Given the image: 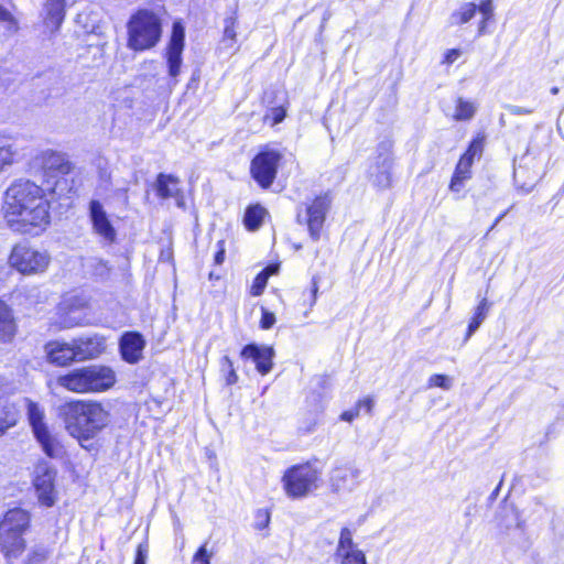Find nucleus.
<instances>
[{
  "mask_svg": "<svg viewBox=\"0 0 564 564\" xmlns=\"http://www.w3.org/2000/svg\"><path fill=\"white\" fill-rule=\"evenodd\" d=\"M156 193L163 199L176 198L180 194L178 180L161 173L156 178Z\"/></svg>",
  "mask_w": 564,
  "mask_h": 564,
  "instance_id": "26",
  "label": "nucleus"
},
{
  "mask_svg": "<svg viewBox=\"0 0 564 564\" xmlns=\"http://www.w3.org/2000/svg\"><path fill=\"white\" fill-rule=\"evenodd\" d=\"M61 415L65 430L83 448L89 449L91 441L111 422L110 410L95 400H77L64 404Z\"/></svg>",
  "mask_w": 564,
  "mask_h": 564,
  "instance_id": "2",
  "label": "nucleus"
},
{
  "mask_svg": "<svg viewBox=\"0 0 564 564\" xmlns=\"http://www.w3.org/2000/svg\"><path fill=\"white\" fill-rule=\"evenodd\" d=\"M360 471L352 467H337L330 474V485L335 491L351 490Z\"/></svg>",
  "mask_w": 564,
  "mask_h": 564,
  "instance_id": "21",
  "label": "nucleus"
},
{
  "mask_svg": "<svg viewBox=\"0 0 564 564\" xmlns=\"http://www.w3.org/2000/svg\"><path fill=\"white\" fill-rule=\"evenodd\" d=\"M161 257L170 258V257H171V253H167V254L161 253Z\"/></svg>",
  "mask_w": 564,
  "mask_h": 564,
  "instance_id": "57",
  "label": "nucleus"
},
{
  "mask_svg": "<svg viewBox=\"0 0 564 564\" xmlns=\"http://www.w3.org/2000/svg\"><path fill=\"white\" fill-rule=\"evenodd\" d=\"M91 267L94 268V273L98 276L104 278L109 273V267L102 259H94Z\"/></svg>",
  "mask_w": 564,
  "mask_h": 564,
  "instance_id": "41",
  "label": "nucleus"
},
{
  "mask_svg": "<svg viewBox=\"0 0 564 564\" xmlns=\"http://www.w3.org/2000/svg\"><path fill=\"white\" fill-rule=\"evenodd\" d=\"M269 279V272L268 270H262L253 280V283L251 285V294L253 296L260 295L268 282Z\"/></svg>",
  "mask_w": 564,
  "mask_h": 564,
  "instance_id": "36",
  "label": "nucleus"
},
{
  "mask_svg": "<svg viewBox=\"0 0 564 564\" xmlns=\"http://www.w3.org/2000/svg\"><path fill=\"white\" fill-rule=\"evenodd\" d=\"M551 93H552L553 95H556V94L558 93V88H557V87H553V88L551 89Z\"/></svg>",
  "mask_w": 564,
  "mask_h": 564,
  "instance_id": "54",
  "label": "nucleus"
},
{
  "mask_svg": "<svg viewBox=\"0 0 564 564\" xmlns=\"http://www.w3.org/2000/svg\"><path fill=\"white\" fill-rule=\"evenodd\" d=\"M145 341L138 333H127L120 339V351L123 360L137 364L142 358Z\"/></svg>",
  "mask_w": 564,
  "mask_h": 564,
  "instance_id": "19",
  "label": "nucleus"
},
{
  "mask_svg": "<svg viewBox=\"0 0 564 564\" xmlns=\"http://www.w3.org/2000/svg\"><path fill=\"white\" fill-rule=\"evenodd\" d=\"M275 323V316L273 313L268 312L265 310L262 311V317L260 321V325L263 329L271 328Z\"/></svg>",
  "mask_w": 564,
  "mask_h": 564,
  "instance_id": "43",
  "label": "nucleus"
},
{
  "mask_svg": "<svg viewBox=\"0 0 564 564\" xmlns=\"http://www.w3.org/2000/svg\"><path fill=\"white\" fill-rule=\"evenodd\" d=\"M9 263L21 274H41L47 270L51 263V254L46 250L20 243L13 247L9 257Z\"/></svg>",
  "mask_w": 564,
  "mask_h": 564,
  "instance_id": "7",
  "label": "nucleus"
},
{
  "mask_svg": "<svg viewBox=\"0 0 564 564\" xmlns=\"http://www.w3.org/2000/svg\"><path fill=\"white\" fill-rule=\"evenodd\" d=\"M116 381V372L104 365L76 368L56 379L59 387L78 394L108 391Z\"/></svg>",
  "mask_w": 564,
  "mask_h": 564,
  "instance_id": "3",
  "label": "nucleus"
},
{
  "mask_svg": "<svg viewBox=\"0 0 564 564\" xmlns=\"http://www.w3.org/2000/svg\"><path fill=\"white\" fill-rule=\"evenodd\" d=\"M334 560L337 564H368L365 552L354 542L352 531L347 527L340 530Z\"/></svg>",
  "mask_w": 564,
  "mask_h": 564,
  "instance_id": "12",
  "label": "nucleus"
},
{
  "mask_svg": "<svg viewBox=\"0 0 564 564\" xmlns=\"http://www.w3.org/2000/svg\"><path fill=\"white\" fill-rule=\"evenodd\" d=\"M237 28H238V17L237 12L234 13L224 20V33L221 43H224L227 47H232L237 43Z\"/></svg>",
  "mask_w": 564,
  "mask_h": 564,
  "instance_id": "27",
  "label": "nucleus"
},
{
  "mask_svg": "<svg viewBox=\"0 0 564 564\" xmlns=\"http://www.w3.org/2000/svg\"><path fill=\"white\" fill-rule=\"evenodd\" d=\"M55 478L56 470L47 462H40L35 466L33 486L42 506L52 507L57 500Z\"/></svg>",
  "mask_w": 564,
  "mask_h": 564,
  "instance_id": "10",
  "label": "nucleus"
},
{
  "mask_svg": "<svg viewBox=\"0 0 564 564\" xmlns=\"http://www.w3.org/2000/svg\"><path fill=\"white\" fill-rule=\"evenodd\" d=\"M89 215L94 231L106 242L111 243L116 239V230L111 225L104 206L98 200H91L89 204Z\"/></svg>",
  "mask_w": 564,
  "mask_h": 564,
  "instance_id": "15",
  "label": "nucleus"
},
{
  "mask_svg": "<svg viewBox=\"0 0 564 564\" xmlns=\"http://www.w3.org/2000/svg\"><path fill=\"white\" fill-rule=\"evenodd\" d=\"M356 405L359 409V411L361 409H365L367 413H370L372 411L373 405H375V401H373L372 398L368 397V398H365L362 400H359Z\"/></svg>",
  "mask_w": 564,
  "mask_h": 564,
  "instance_id": "45",
  "label": "nucleus"
},
{
  "mask_svg": "<svg viewBox=\"0 0 564 564\" xmlns=\"http://www.w3.org/2000/svg\"><path fill=\"white\" fill-rule=\"evenodd\" d=\"M147 558H148V546L144 544H139V546L137 549L134 564H145Z\"/></svg>",
  "mask_w": 564,
  "mask_h": 564,
  "instance_id": "44",
  "label": "nucleus"
},
{
  "mask_svg": "<svg viewBox=\"0 0 564 564\" xmlns=\"http://www.w3.org/2000/svg\"><path fill=\"white\" fill-rule=\"evenodd\" d=\"M17 333V325L11 310L0 301V345L9 344Z\"/></svg>",
  "mask_w": 564,
  "mask_h": 564,
  "instance_id": "22",
  "label": "nucleus"
},
{
  "mask_svg": "<svg viewBox=\"0 0 564 564\" xmlns=\"http://www.w3.org/2000/svg\"><path fill=\"white\" fill-rule=\"evenodd\" d=\"M482 153V140L477 138L475 140L471 141V143L469 144L467 151L460 156L463 159H468L471 164L474 163V159L476 156H480Z\"/></svg>",
  "mask_w": 564,
  "mask_h": 564,
  "instance_id": "38",
  "label": "nucleus"
},
{
  "mask_svg": "<svg viewBox=\"0 0 564 564\" xmlns=\"http://www.w3.org/2000/svg\"><path fill=\"white\" fill-rule=\"evenodd\" d=\"M45 24L53 32L58 30L65 17L64 0H47L45 3Z\"/></svg>",
  "mask_w": 564,
  "mask_h": 564,
  "instance_id": "24",
  "label": "nucleus"
},
{
  "mask_svg": "<svg viewBox=\"0 0 564 564\" xmlns=\"http://www.w3.org/2000/svg\"><path fill=\"white\" fill-rule=\"evenodd\" d=\"M161 257L170 258V257H171V253H167V254L161 253Z\"/></svg>",
  "mask_w": 564,
  "mask_h": 564,
  "instance_id": "55",
  "label": "nucleus"
},
{
  "mask_svg": "<svg viewBox=\"0 0 564 564\" xmlns=\"http://www.w3.org/2000/svg\"><path fill=\"white\" fill-rule=\"evenodd\" d=\"M476 113V106L468 100H465L463 98L457 99L455 113L453 115V118L456 121H467L470 120Z\"/></svg>",
  "mask_w": 564,
  "mask_h": 564,
  "instance_id": "31",
  "label": "nucleus"
},
{
  "mask_svg": "<svg viewBox=\"0 0 564 564\" xmlns=\"http://www.w3.org/2000/svg\"><path fill=\"white\" fill-rule=\"evenodd\" d=\"M507 109H508V111L511 115H517V116L531 115L532 113L531 109L524 108V107H520V106L509 105V106H507Z\"/></svg>",
  "mask_w": 564,
  "mask_h": 564,
  "instance_id": "46",
  "label": "nucleus"
},
{
  "mask_svg": "<svg viewBox=\"0 0 564 564\" xmlns=\"http://www.w3.org/2000/svg\"><path fill=\"white\" fill-rule=\"evenodd\" d=\"M30 167L46 183H56V180L73 172L75 165L67 153L54 149H43L34 154Z\"/></svg>",
  "mask_w": 564,
  "mask_h": 564,
  "instance_id": "6",
  "label": "nucleus"
},
{
  "mask_svg": "<svg viewBox=\"0 0 564 564\" xmlns=\"http://www.w3.org/2000/svg\"><path fill=\"white\" fill-rule=\"evenodd\" d=\"M317 292H318V282L315 278H313V281H312V305L316 302Z\"/></svg>",
  "mask_w": 564,
  "mask_h": 564,
  "instance_id": "50",
  "label": "nucleus"
},
{
  "mask_svg": "<svg viewBox=\"0 0 564 564\" xmlns=\"http://www.w3.org/2000/svg\"><path fill=\"white\" fill-rule=\"evenodd\" d=\"M281 159L282 153L273 149H265L252 159L250 173L262 188H268L272 185Z\"/></svg>",
  "mask_w": 564,
  "mask_h": 564,
  "instance_id": "9",
  "label": "nucleus"
},
{
  "mask_svg": "<svg viewBox=\"0 0 564 564\" xmlns=\"http://www.w3.org/2000/svg\"><path fill=\"white\" fill-rule=\"evenodd\" d=\"M267 215V210L260 206H250L245 214V225L249 230H257L261 225Z\"/></svg>",
  "mask_w": 564,
  "mask_h": 564,
  "instance_id": "29",
  "label": "nucleus"
},
{
  "mask_svg": "<svg viewBox=\"0 0 564 564\" xmlns=\"http://www.w3.org/2000/svg\"><path fill=\"white\" fill-rule=\"evenodd\" d=\"M127 32V46L130 50L137 52L151 50L161 40V18L149 9H140L130 17Z\"/></svg>",
  "mask_w": 564,
  "mask_h": 564,
  "instance_id": "4",
  "label": "nucleus"
},
{
  "mask_svg": "<svg viewBox=\"0 0 564 564\" xmlns=\"http://www.w3.org/2000/svg\"><path fill=\"white\" fill-rule=\"evenodd\" d=\"M359 412L360 411H359V409L356 405L355 409L343 412L340 417H341L343 421L351 422L352 420H355L359 415Z\"/></svg>",
  "mask_w": 564,
  "mask_h": 564,
  "instance_id": "47",
  "label": "nucleus"
},
{
  "mask_svg": "<svg viewBox=\"0 0 564 564\" xmlns=\"http://www.w3.org/2000/svg\"><path fill=\"white\" fill-rule=\"evenodd\" d=\"M50 208L44 189L30 180L13 182L4 193V218L17 231L44 230L51 221Z\"/></svg>",
  "mask_w": 564,
  "mask_h": 564,
  "instance_id": "1",
  "label": "nucleus"
},
{
  "mask_svg": "<svg viewBox=\"0 0 564 564\" xmlns=\"http://www.w3.org/2000/svg\"><path fill=\"white\" fill-rule=\"evenodd\" d=\"M78 362L98 358L106 349L105 338L98 335L72 339Z\"/></svg>",
  "mask_w": 564,
  "mask_h": 564,
  "instance_id": "16",
  "label": "nucleus"
},
{
  "mask_svg": "<svg viewBox=\"0 0 564 564\" xmlns=\"http://www.w3.org/2000/svg\"><path fill=\"white\" fill-rule=\"evenodd\" d=\"M471 166L473 164L468 159H459L449 184L452 192H459L464 183L471 177Z\"/></svg>",
  "mask_w": 564,
  "mask_h": 564,
  "instance_id": "25",
  "label": "nucleus"
},
{
  "mask_svg": "<svg viewBox=\"0 0 564 564\" xmlns=\"http://www.w3.org/2000/svg\"><path fill=\"white\" fill-rule=\"evenodd\" d=\"M429 387H440L444 390L452 388V379L445 375H433L429 379Z\"/></svg>",
  "mask_w": 564,
  "mask_h": 564,
  "instance_id": "40",
  "label": "nucleus"
},
{
  "mask_svg": "<svg viewBox=\"0 0 564 564\" xmlns=\"http://www.w3.org/2000/svg\"><path fill=\"white\" fill-rule=\"evenodd\" d=\"M477 10L481 13L482 20L479 23L478 33L484 34L486 31V24L487 21L490 20L494 15V4L492 0H484L480 2L479 7H477Z\"/></svg>",
  "mask_w": 564,
  "mask_h": 564,
  "instance_id": "34",
  "label": "nucleus"
},
{
  "mask_svg": "<svg viewBox=\"0 0 564 564\" xmlns=\"http://www.w3.org/2000/svg\"><path fill=\"white\" fill-rule=\"evenodd\" d=\"M221 370L226 372V383L228 386L235 384L238 381V376L234 368L232 361L228 356L221 359Z\"/></svg>",
  "mask_w": 564,
  "mask_h": 564,
  "instance_id": "35",
  "label": "nucleus"
},
{
  "mask_svg": "<svg viewBox=\"0 0 564 564\" xmlns=\"http://www.w3.org/2000/svg\"><path fill=\"white\" fill-rule=\"evenodd\" d=\"M161 257L170 258V257H171V253H167V254L161 253Z\"/></svg>",
  "mask_w": 564,
  "mask_h": 564,
  "instance_id": "56",
  "label": "nucleus"
},
{
  "mask_svg": "<svg viewBox=\"0 0 564 564\" xmlns=\"http://www.w3.org/2000/svg\"><path fill=\"white\" fill-rule=\"evenodd\" d=\"M17 423V414L14 411L0 404V435Z\"/></svg>",
  "mask_w": 564,
  "mask_h": 564,
  "instance_id": "33",
  "label": "nucleus"
},
{
  "mask_svg": "<svg viewBox=\"0 0 564 564\" xmlns=\"http://www.w3.org/2000/svg\"><path fill=\"white\" fill-rule=\"evenodd\" d=\"M460 55L458 50H449L445 54L444 63L452 64L454 63Z\"/></svg>",
  "mask_w": 564,
  "mask_h": 564,
  "instance_id": "48",
  "label": "nucleus"
},
{
  "mask_svg": "<svg viewBox=\"0 0 564 564\" xmlns=\"http://www.w3.org/2000/svg\"><path fill=\"white\" fill-rule=\"evenodd\" d=\"M264 270H268L269 276H270L271 274H274L276 272L278 268L271 265V267L265 268Z\"/></svg>",
  "mask_w": 564,
  "mask_h": 564,
  "instance_id": "53",
  "label": "nucleus"
},
{
  "mask_svg": "<svg viewBox=\"0 0 564 564\" xmlns=\"http://www.w3.org/2000/svg\"><path fill=\"white\" fill-rule=\"evenodd\" d=\"M482 153V140L477 138L475 140L471 141V143L469 144L467 151L460 156L463 159H468L471 164L474 163V159L476 156H480Z\"/></svg>",
  "mask_w": 564,
  "mask_h": 564,
  "instance_id": "37",
  "label": "nucleus"
},
{
  "mask_svg": "<svg viewBox=\"0 0 564 564\" xmlns=\"http://www.w3.org/2000/svg\"><path fill=\"white\" fill-rule=\"evenodd\" d=\"M380 149H382V152L379 153L376 163L370 166L369 177L375 186L388 188L391 186V144L382 143Z\"/></svg>",
  "mask_w": 564,
  "mask_h": 564,
  "instance_id": "13",
  "label": "nucleus"
},
{
  "mask_svg": "<svg viewBox=\"0 0 564 564\" xmlns=\"http://www.w3.org/2000/svg\"><path fill=\"white\" fill-rule=\"evenodd\" d=\"M47 360L56 366L66 367L72 362H78L72 340L69 343L54 340L45 345Z\"/></svg>",
  "mask_w": 564,
  "mask_h": 564,
  "instance_id": "17",
  "label": "nucleus"
},
{
  "mask_svg": "<svg viewBox=\"0 0 564 564\" xmlns=\"http://www.w3.org/2000/svg\"><path fill=\"white\" fill-rule=\"evenodd\" d=\"M24 533L20 532H0V545L8 556L17 557L25 549Z\"/></svg>",
  "mask_w": 564,
  "mask_h": 564,
  "instance_id": "23",
  "label": "nucleus"
},
{
  "mask_svg": "<svg viewBox=\"0 0 564 564\" xmlns=\"http://www.w3.org/2000/svg\"><path fill=\"white\" fill-rule=\"evenodd\" d=\"M26 414L33 435L44 453L50 457H57L61 452L59 443L50 432L45 422L44 409L36 402L26 400Z\"/></svg>",
  "mask_w": 564,
  "mask_h": 564,
  "instance_id": "8",
  "label": "nucleus"
},
{
  "mask_svg": "<svg viewBox=\"0 0 564 564\" xmlns=\"http://www.w3.org/2000/svg\"><path fill=\"white\" fill-rule=\"evenodd\" d=\"M489 308L490 304L488 303L487 299L484 297L477 305L475 314L468 325L466 340L470 338V336L479 328L481 323L486 319Z\"/></svg>",
  "mask_w": 564,
  "mask_h": 564,
  "instance_id": "28",
  "label": "nucleus"
},
{
  "mask_svg": "<svg viewBox=\"0 0 564 564\" xmlns=\"http://www.w3.org/2000/svg\"><path fill=\"white\" fill-rule=\"evenodd\" d=\"M20 156L19 149L13 143L0 144V173L17 162Z\"/></svg>",
  "mask_w": 564,
  "mask_h": 564,
  "instance_id": "30",
  "label": "nucleus"
},
{
  "mask_svg": "<svg viewBox=\"0 0 564 564\" xmlns=\"http://www.w3.org/2000/svg\"><path fill=\"white\" fill-rule=\"evenodd\" d=\"M297 221H299L300 224L302 223L300 215L297 216Z\"/></svg>",
  "mask_w": 564,
  "mask_h": 564,
  "instance_id": "58",
  "label": "nucleus"
},
{
  "mask_svg": "<svg viewBox=\"0 0 564 564\" xmlns=\"http://www.w3.org/2000/svg\"><path fill=\"white\" fill-rule=\"evenodd\" d=\"M76 324H77V322H76V321H74V319H70V321H66V319H65V321L63 322L64 327H72V326H74V325H76Z\"/></svg>",
  "mask_w": 564,
  "mask_h": 564,
  "instance_id": "52",
  "label": "nucleus"
},
{
  "mask_svg": "<svg viewBox=\"0 0 564 564\" xmlns=\"http://www.w3.org/2000/svg\"><path fill=\"white\" fill-rule=\"evenodd\" d=\"M218 246L220 248H219V250L215 254V263L216 264H221L224 262V259H225V249L223 248V242L221 241L218 242Z\"/></svg>",
  "mask_w": 564,
  "mask_h": 564,
  "instance_id": "49",
  "label": "nucleus"
},
{
  "mask_svg": "<svg viewBox=\"0 0 564 564\" xmlns=\"http://www.w3.org/2000/svg\"><path fill=\"white\" fill-rule=\"evenodd\" d=\"M286 110L283 106L272 107L264 116V121L271 120V126L282 122L285 118Z\"/></svg>",
  "mask_w": 564,
  "mask_h": 564,
  "instance_id": "39",
  "label": "nucleus"
},
{
  "mask_svg": "<svg viewBox=\"0 0 564 564\" xmlns=\"http://www.w3.org/2000/svg\"><path fill=\"white\" fill-rule=\"evenodd\" d=\"M322 470L311 463L289 468L283 477L285 494L292 499L304 498L319 487Z\"/></svg>",
  "mask_w": 564,
  "mask_h": 564,
  "instance_id": "5",
  "label": "nucleus"
},
{
  "mask_svg": "<svg viewBox=\"0 0 564 564\" xmlns=\"http://www.w3.org/2000/svg\"><path fill=\"white\" fill-rule=\"evenodd\" d=\"M329 208V199L326 196L316 197L307 207V228L311 238L317 241L321 237V230L325 221L326 213Z\"/></svg>",
  "mask_w": 564,
  "mask_h": 564,
  "instance_id": "14",
  "label": "nucleus"
},
{
  "mask_svg": "<svg viewBox=\"0 0 564 564\" xmlns=\"http://www.w3.org/2000/svg\"><path fill=\"white\" fill-rule=\"evenodd\" d=\"M0 21L13 22V19L9 11L0 6Z\"/></svg>",
  "mask_w": 564,
  "mask_h": 564,
  "instance_id": "51",
  "label": "nucleus"
},
{
  "mask_svg": "<svg viewBox=\"0 0 564 564\" xmlns=\"http://www.w3.org/2000/svg\"><path fill=\"white\" fill-rule=\"evenodd\" d=\"M30 513L23 509L15 508L9 510L0 522V532H20L25 533L30 527Z\"/></svg>",
  "mask_w": 564,
  "mask_h": 564,
  "instance_id": "20",
  "label": "nucleus"
},
{
  "mask_svg": "<svg viewBox=\"0 0 564 564\" xmlns=\"http://www.w3.org/2000/svg\"><path fill=\"white\" fill-rule=\"evenodd\" d=\"M192 564H210V555L207 552L206 545H203L197 550Z\"/></svg>",
  "mask_w": 564,
  "mask_h": 564,
  "instance_id": "42",
  "label": "nucleus"
},
{
  "mask_svg": "<svg viewBox=\"0 0 564 564\" xmlns=\"http://www.w3.org/2000/svg\"><path fill=\"white\" fill-rule=\"evenodd\" d=\"M240 355L245 359H251L256 364L257 370L262 376L269 373L272 369V359L274 357V350L272 347L250 344L242 348Z\"/></svg>",
  "mask_w": 564,
  "mask_h": 564,
  "instance_id": "18",
  "label": "nucleus"
},
{
  "mask_svg": "<svg viewBox=\"0 0 564 564\" xmlns=\"http://www.w3.org/2000/svg\"><path fill=\"white\" fill-rule=\"evenodd\" d=\"M477 11V6L473 2L463 4L456 12L452 14L454 24H464L470 21Z\"/></svg>",
  "mask_w": 564,
  "mask_h": 564,
  "instance_id": "32",
  "label": "nucleus"
},
{
  "mask_svg": "<svg viewBox=\"0 0 564 564\" xmlns=\"http://www.w3.org/2000/svg\"><path fill=\"white\" fill-rule=\"evenodd\" d=\"M185 46V30L180 22H174L172 26V34L166 46V63L169 68V75L174 79L175 85L176 77L181 73L182 54Z\"/></svg>",
  "mask_w": 564,
  "mask_h": 564,
  "instance_id": "11",
  "label": "nucleus"
}]
</instances>
